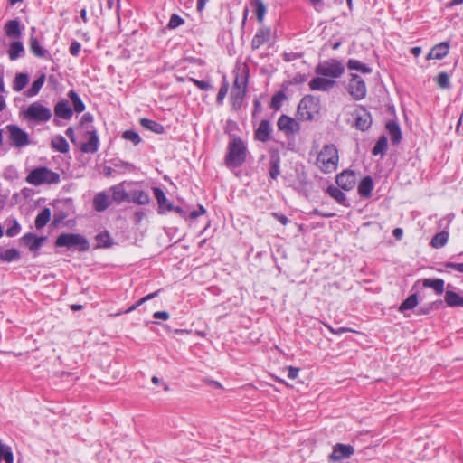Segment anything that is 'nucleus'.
Here are the masks:
<instances>
[{"mask_svg":"<svg viewBox=\"0 0 463 463\" xmlns=\"http://www.w3.org/2000/svg\"><path fill=\"white\" fill-rule=\"evenodd\" d=\"M339 162L338 150L335 145H325L317 156V166L326 174L337 169Z\"/></svg>","mask_w":463,"mask_h":463,"instance_id":"f257e3e1","label":"nucleus"},{"mask_svg":"<svg viewBox=\"0 0 463 463\" xmlns=\"http://www.w3.org/2000/svg\"><path fill=\"white\" fill-rule=\"evenodd\" d=\"M25 181L33 186L56 184L61 182V175L46 166H40L33 169L27 175Z\"/></svg>","mask_w":463,"mask_h":463,"instance_id":"f03ea898","label":"nucleus"},{"mask_svg":"<svg viewBox=\"0 0 463 463\" xmlns=\"http://www.w3.org/2000/svg\"><path fill=\"white\" fill-rule=\"evenodd\" d=\"M247 148L240 137L232 138L228 146V153L225 156L226 165L239 167L246 161Z\"/></svg>","mask_w":463,"mask_h":463,"instance_id":"7ed1b4c3","label":"nucleus"},{"mask_svg":"<svg viewBox=\"0 0 463 463\" xmlns=\"http://www.w3.org/2000/svg\"><path fill=\"white\" fill-rule=\"evenodd\" d=\"M56 247H66L68 249L77 248L80 251H87L90 248L88 240L76 233H62L55 241Z\"/></svg>","mask_w":463,"mask_h":463,"instance_id":"20e7f679","label":"nucleus"},{"mask_svg":"<svg viewBox=\"0 0 463 463\" xmlns=\"http://www.w3.org/2000/svg\"><path fill=\"white\" fill-rule=\"evenodd\" d=\"M320 109L319 100L311 95L305 96L298 107V116L301 120H311L318 114Z\"/></svg>","mask_w":463,"mask_h":463,"instance_id":"39448f33","label":"nucleus"},{"mask_svg":"<svg viewBox=\"0 0 463 463\" xmlns=\"http://www.w3.org/2000/svg\"><path fill=\"white\" fill-rule=\"evenodd\" d=\"M424 288H434V279H425L416 281L413 287V288L416 290V293L408 297L401 304L399 310L403 312L405 310L412 309L415 307L418 304V294L420 293V290L423 289Z\"/></svg>","mask_w":463,"mask_h":463,"instance_id":"423d86ee","label":"nucleus"},{"mask_svg":"<svg viewBox=\"0 0 463 463\" xmlns=\"http://www.w3.org/2000/svg\"><path fill=\"white\" fill-rule=\"evenodd\" d=\"M24 116L30 120L37 122H46L52 117L51 109L44 107L39 102L30 104L24 111Z\"/></svg>","mask_w":463,"mask_h":463,"instance_id":"0eeeda50","label":"nucleus"},{"mask_svg":"<svg viewBox=\"0 0 463 463\" xmlns=\"http://www.w3.org/2000/svg\"><path fill=\"white\" fill-rule=\"evenodd\" d=\"M6 130L9 134L10 143L14 146L21 148L30 145V138L28 134L17 125H7Z\"/></svg>","mask_w":463,"mask_h":463,"instance_id":"6e6552de","label":"nucleus"},{"mask_svg":"<svg viewBox=\"0 0 463 463\" xmlns=\"http://www.w3.org/2000/svg\"><path fill=\"white\" fill-rule=\"evenodd\" d=\"M344 66L340 61H332L331 62L320 63L316 68V73L322 76L338 78L344 72Z\"/></svg>","mask_w":463,"mask_h":463,"instance_id":"1a4fd4ad","label":"nucleus"},{"mask_svg":"<svg viewBox=\"0 0 463 463\" xmlns=\"http://www.w3.org/2000/svg\"><path fill=\"white\" fill-rule=\"evenodd\" d=\"M354 119V127L361 130L365 131L372 126V117L370 112L364 107H357L352 113Z\"/></svg>","mask_w":463,"mask_h":463,"instance_id":"9d476101","label":"nucleus"},{"mask_svg":"<svg viewBox=\"0 0 463 463\" xmlns=\"http://www.w3.org/2000/svg\"><path fill=\"white\" fill-rule=\"evenodd\" d=\"M348 91L354 99H363L367 91L364 80L356 74L352 75L348 84Z\"/></svg>","mask_w":463,"mask_h":463,"instance_id":"9b49d317","label":"nucleus"},{"mask_svg":"<svg viewBox=\"0 0 463 463\" xmlns=\"http://www.w3.org/2000/svg\"><path fill=\"white\" fill-rule=\"evenodd\" d=\"M354 453V448L351 445L337 443L333 447V451L329 456L330 461H338L343 458H348Z\"/></svg>","mask_w":463,"mask_h":463,"instance_id":"f8f14e48","label":"nucleus"},{"mask_svg":"<svg viewBox=\"0 0 463 463\" xmlns=\"http://www.w3.org/2000/svg\"><path fill=\"white\" fill-rule=\"evenodd\" d=\"M335 182L340 188L349 191L356 183V175L352 170H345L336 175Z\"/></svg>","mask_w":463,"mask_h":463,"instance_id":"ddd939ff","label":"nucleus"},{"mask_svg":"<svg viewBox=\"0 0 463 463\" xmlns=\"http://www.w3.org/2000/svg\"><path fill=\"white\" fill-rule=\"evenodd\" d=\"M277 125L279 129L286 134H294L300 129L298 122L287 115H281L278 119Z\"/></svg>","mask_w":463,"mask_h":463,"instance_id":"4468645a","label":"nucleus"},{"mask_svg":"<svg viewBox=\"0 0 463 463\" xmlns=\"http://www.w3.org/2000/svg\"><path fill=\"white\" fill-rule=\"evenodd\" d=\"M248 78L249 68L247 64L243 63L237 69L232 88H239V90H247Z\"/></svg>","mask_w":463,"mask_h":463,"instance_id":"2eb2a0df","label":"nucleus"},{"mask_svg":"<svg viewBox=\"0 0 463 463\" xmlns=\"http://www.w3.org/2000/svg\"><path fill=\"white\" fill-rule=\"evenodd\" d=\"M270 35L271 32L269 28H260L251 40V48L254 50L259 49L260 46L269 41Z\"/></svg>","mask_w":463,"mask_h":463,"instance_id":"dca6fc26","label":"nucleus"},{"mask_svg":"<svg viewBox=\"0 0 463 463\" xmlns=\"http://www.w3.org/2000/svg\"><path fill=\"white\" fill-rule=\"evenodd\" d=\"M335 84V81L333 80H328L321 77H317L312 79L309 81V87L313 90H323L326 91L333 88Z\"/></svg>","mask_w":463,"mask_h":463,"instance_id":"f3484780","label":"nucleus"},{"mask_svg":"<svg viewBox=\"0 0 463 463\" xmlns=\"http://www.w3.org/2000/svg\"><path fill=\"white\" fill-rule=\"evenodd\" d=\"M45 237H37L33 233L24 234L21 240L28 246L31 251H37L45 241Z\"/></svg>","mask_w":463,"mask_h":463,"instance_id":"a211bd4d","label":"nucleus"},{"mask_svg":"<svg viewBox=\"0 0 463 463\" xmlns=\"http://www.w3.org/2000/svg\"><path fill=\"white\" fill-rule=\"evenodd\" d=\"M54 114L58 118L68 120L72 117L73 111L70 108L69 102L65 99H62L55 105Z\"/></svg>","mask_w":463,"mask_h":463,"instance_id":"6ab92c4d","label":"nucleus"},{"mask_svg":"<svg viewBox=\"0 0 463 463\" xmlns=\"http://www.w3.org/2000/svg\"><path fill=\"white\" fill-rule=\"evenodd\" d=\"M271 127L268 120H261L255 131V137L261 142H267L270 139Z\"/></svg>","mask_w":463,"mask_h":463,"instance_id":"aec40b11","label":"nucleus"},{"mask_svg":"<svg viewBox=\"0 0 463 463\" xmlns=\"http://www.w3.org/2000/svg\"><path fill=\"white\" fill-rule=\"evenodd\" d=\"M112 192V200L117 203L130 201V196L125 190L123 184H118L110 188Z\"/></svg>","mask_w":463,"mask_h":463,"instance_id":"412c9836","label":"nucleus"},{"mask_svg":"<svg viewBox=\"0 0 463 463\" xmlns=\"http://www.w3.org/2000/svg\"><path fill=\"white\" fill-rule=\"evenodd\" d=\"M90 139L81 145L80 150L84 153H95L99 147V137L96 130L89 131Z\"/></svg>","mask_w":463,"mask_h":463,"instance_id":"4be33fe9","label":"nucleus"},{"mask_svg":"<svg viewBox=\"0 0 463 463\" xmlns=\"http://www.w3.org/2000/svg\"><path fill=\"white\" fill-rule=\"evenodd\" d=\"M392 142L393 144H398L402 140V131L399 124L395 120H390L386 123L385 126Z\"/></svg>","mask_w":463,"mask_h":463,"instance_id":"5701e85b","label":"nucleus"},{"mask_svg":"<svg viewBox=\"0 0 463 463\" xmlns=\"http://www.w3.org/2000/svg\"><path fill=\"white\" fill-rule=\"evenodd\" d=\"M6 36L10 38H19L22 34L20 23L18 20H10L5 25Z\"/></svg>","mask_w":463,"mask_h":463,"instance_id":"b1692460","label":"nucleus"},{"mask_svg":"<svg viewBox=\"0 0 463 463\" xmlns=\"http://www.w3.org/2000/svg\"><path fill=\"white\" fill-rule=\"evenodd\" d=\"M94 209L98 212H103L109 207L108 195L103 193H98L93 199Z\"/></svg>","mask_w":463,"mask_h":463,"instance_id":"393cba45","label":"nucleus"},{"mask_svg":"<svg viewBox=\"0 0 463 463\" xmlns=\"http://www.w3.org/2000/svg\"><path fill=\"white\" fill-rule=\"evenodd\" d=\"M373 189V182L371 176H365L358 185V193L363 197H369Z\"/></svg>","mask_w":463,"mask_h":463,"instance_id":"a878e982","label":"nucleus"},{"mask_svg":"<svg viewBox=\"0 0 463 463\" xmlns=\"http://www.w3.org/2000/svg\"><path fill=\"white\" fill-rule=\"evenodd\" d=\"M52 147L62 154H65L69 151V144L67 140L61 135H57L52 137L51 140Z\"/></svg>","mask_w":463,"mask_h":463,"instance_id":"bb28decb","label":"nucleus"},{"mask_svg":"<svg viewBox=\"0 0 463 463\" xmlns=\"http://www.w3.org/2000/svg\"><path fill=\"white\" fill-rule=\"evenodd\" d=\"M247 90H239V88H232L231 91V101L232 105L235 109L241 107L244 96Z\"/></svg>","mask_w":463,"mask_h":463,"instance_id":"cd10ccee","label":"nucleus"},{"mask_svg":"<svg viewBox=\"0 0 463 463\" xmlns=\"http://www.w3.org/2000/svg\"><path fill=\"white\" fill-rule=\"evenodd\" d=\"M153 191L160 209L165 208L167 211L174 209L173 204L167 203V198L161 188L154 187Z\"/></svg>","mask_w":463,"mask_h":463,"instance_id":"c85d7f7f","label":"nucleus"},{"mask_svg":"<svg viewBox=\"0 0 463 463\" xmlns=\"http://www.w3.org/2000/svg\"><path fill=\"white\" fill-rule=\"evenodd\" d=\"M30 50L31 52L39 58L46 57L49 52L46 49H44L36 37H30Z\"/></svg>","mask_w":463,"mask_h":463,"instance_id":"c756f323","label":"nucleus"},{"mask_svg":"<svg viewBox=\"0 0 463 463\" xmlns=\"http://www.w3.org/2000/svg\"><path fill=\"white\" fill-rule=\"evenodd\" d=\"M445 302L449 307H463V297L454 291L447 290Z\"/></svg>","mask_w":463,"mask_h":463,"instance_id":"7c9ffc66","label":"nucleus"},{"mask_svg":"<svg viewBox=\"0 0 463 463\" xmlns=\"http://www.w3.org/2000/svg\"><path fill=\"white\" fill-rule=\"evenodd\" d=\"M51 214V210L49 208H44L41 211L35 218L34 224L36 229L40 230L43 228L49 222Z\"/></svg>","mask_w":463,"mask_h":463,"instance_id":"2f4dec72","label":"nucleus"},{"mask_svg":"<svg viewBox=\"0 0 463 463\" xmlns=\"http://www.w3.org/2000/svg\"><path fill=\"white\" fill-rule=\"evenodd\" d=\"M140 125L156 134H162L165 131V128L161 124L148 118H141Z\"/></svg>","mask_w":463,"mask_h":463,"instance_id":"473e14b6","label":"nucleus"},{"mask_svg":"<svg viewBox=\"0 0 463 463\" xmlns=\"http://www.w3.org/2000/svg\"><path fill=\"white\" fill-rule=\"evenodd\" d=\"M68 97L73 105V109L75 112L81 113L85 110V105L75 90H71L68 92Z\"/></svg>","mask_w":463,"mask_h":463,"instance_id":"72a5a7b5","label":"nucleus"},{"mask_svg":"<svg viewBox=\"0 0 463 463\" xmlns=\"http://www.w3.org/2000/svg\"><path fill=\"white\" fill-rule=\"evenodd\" d=\"M20 259V251L14 248L2 250L0 249V260L5 262H11Z\"/></svg>","mask_w":463,"mask_h":463,"instance_id":"f704fd0d","label":"nucleus"},{"mask_svg":"<svg viewBox=\"0 0 463 463\" xmlns=\"http://www.w3.org/2000/svg\"><path fill=\"white\" fill-rule=\"evenodd\" d=\"M24 49L23 46V43L19 41L13 42L10 44L9 50H8V55L10 60L14 61L17 58L21 56L22 53H24Z\"/></svg>","mask_w":463,"mask_h":463,"instance_id":"c9c22d12","label":"nucleus"},{"mask_svg":"<svg viewBox=\"0 0 463 463\" xmlns=\"http://www.w3.org/2000/svg\"><path fill=\"white\" fill-rule=\"evenodd\" d=\"M131 200L137 204L145 205L149 203L150 197L146 192L137 190L133 192Z\"/></svg>","mask_w":463,"mask_h":463,"instance_id":"e433bc0d","label":"nucleus"},{"mask_svg":"<svg viewBox=\"0 0 463 463\" xmlns=\"http://www.w3.org/2000/svg\"><path fill=\"white\" fill-rule=\"evenodd\" d=\"M327 193L337 203L345 205L346 195L338 187L329 186L327 188Z\"/></svg>","mask_w":463,"mask_h":463,"instance_id":"4c0bfd02","label":"nucleus"},{"mask_svg":"<svg viewBox=\"0 0 463 463\" xmlns=\"http://www.w3.org/2000/svg\"><path fill=\"white\" fill-rule=\"evenodd\" d=\"M45 81V75H41L38 79H36L32 86L27 90L26 95L28 97H33L40 91L41 88L43 87V83Z\"/></svg>","mask_w":463,"mask_h":463,"instance_id":"58836bf2","label":"nucleus"},{"mask_svg":"<svg viewBox=\"0 0 463 463\" xmlns=\"http://www.w3.org/2000/svg\"><path fill=\"white\" fill-rule=\"evenodd\" d=\"M347 67L350 70L360 71L363 73H371L372 72V69L369 66H367L364 63H362L361 61H359L357 60H353V59L349 60L347 62Z\"/></svg>","mask_w":463,"mask_h":463,"instance_id":"ea45409f","label":"nucleus"},{"mask_svg":"<svg viewBox=\"0 0 463 463\" xmlns=\"http://www.w3.org/2000/svg\"><path fill=\"white\" fill-rule=\"evenodd\" d=\"M450 76L446 71H441L436 77V82L439 88L443 90H449L451 88V83L449 80Z\"/></svg>","mask_w":463,"mask_h":463,"instance_id":"a19ab883","label":"nucleus"},{"mask_svg":"<svg viewBox=\"0 0 463 463\" xmlns=\"http://www.w3.org/2000/svg\"><path fill=\"white\" fill-rule=\"evenodd\" d=\"M388 140L385 136H382L377 140L375 146L373 148V155H383L387 149Z\"/></svg>","mask_w":463,"mask_h":463,"instance_id":"79ce46f5","label":"nucleus"},{"mask_svg":"<svg viewBox=\"0 0 463 463\" xmlns=\"http://www.w3.org/2000/svg\"><path fill=\"white\" fill-rule=\"evenodd\" d=\"M286 99L287 96L285 92L283 90H279L273 95L270 101V107L275 110H279L281 108L283 101Z\"/></svg>","mask_w":463,"mask_h":463,"instance_id":"37998d69","label":"nucleus"},{"mask_svg":"<svg viewBox=\"0 0 463 463\" xmlns=\"http://www.w3.org/2000/svg\"><path fill=\"white\" fill-rule=\"evenodd\" d=\"M96 241L98 243L97 247H99V248H101V247L108 248L113 244L112 240L108 232H103L99 233L96 236Z\"/></svg>","mask_w":463,"mask_h":463,"instance_id":"c03bdc74","label":"nucleus"},{"mask_svg":"<svg viewBox=\"0 0 463 463\" xmlns=\"http://www.w3.org/2000/svg\"><path fill=\"white\" fill-rule=\"evenodd\" d=\"M28 81L29 78L26 74L18 73L14 78L13 88L15 91H20L27 85Z\"/></svg>","mask_w":463,"mask_h":463,"instance_id":"a18cd8bd","label":"nucleus"},{"mask_svg":"<svg viewBox=\"0 0 463 463\" xmlns=\"http://www.w3.org/2000/svg\"><path fill=\"white\" fill-rule=\"evenodd\" d=\"M279 157L272 156L269 161L270 168H269V176L272 179H276L280 174L279 170Z\"/></svg>","mask_w":463,"mask_h":463,"instance_id":"49530a36","label":"nucleus"},{"mask_svg":"<svg viewBox=\"0 0 463 463\" xmlns=\"http://www.w3.org/2000/svg\"><path fill=\"white\" fill-rule=\"evenodd\" d=\"M252 5L255 7V13L257 19L260 23L263 21L264 15L266 14V6L262 0H252Z\"/></svg>","mask_w":463,"mask_h":463,"instance_id":"de8ad7c7","label":"nucleus"},{"mask_svg":"<svg viewBox=\"0 0 463 463\" xmlns=\"http://www.w3.org/2000/svg\"><path fill=\"white\" fill-rule=\"evenodd\" d=\"M449 50V41L442 42L439 44H436V60H440L444 58Z\"/></svg>","mask_w":463,"mask_h":463,"instance_id":"09e8293b","label":"nucleus"},{"mask_svg":"<svg viewBox=\"0 0 463 463\" xmlns=\"http://www.w3.org/2000/svg\"><path fill=\"white\" fill-rule=\"evenodd\" d=\"M122 137L126 140L131 141L135 146L141 142L138 133L134 130H126L123 133Z\"/></svg>","mask_w":463,"mask_h":463,"instance_id":"8fccbe9b","label":"nucleus"},{"mask_svg":"<svg viewBox=\"0 0 463 463\" xmlns=\"http://www.w3.org/2000/svg\"><path fill=\"white\" fill-rule=\"evenodd\" d=\"M228 90H229V83L224 77L222 85L221 86V88L218 91L217 97H216V102L218 104H221L223 101L225 96L228 93Z\"/></svg>","mask_w":463,"mask_h":463,"instance_id":"3c124183","label":"nucleus"},{"mask_svg":"<svg viewBox=\"0 0 463 463\" xmlns=\"http://www.w3.org/2000/svg\"><path fill=\"white\" fill-rule=\"evenodd\" d=\"M183 24H184V20L178 14H174L171 15L167 26L169 29H175Z\"/></svg>","mask_w":463,"mask_h":463,"instance_id":"603ef678","label":"nucleus"},{"mask_svg":"<svg viewBox=\"0 0 463 463\" xmlns=\"http://www.w3.org/2000/svg\"><path fill=\"white\" fill-rule=\"evenodd\" d=\"M449 239V232L442 231L439 233H436V248L443 247Z\"/></svg>","mask_w":463,"mask_h":463,"instance_id":"864d4df0","label":"nucleus"},{"mask_svg":"<svg viewBox=\"0 0 463 463\" xmlns=\"http://www.w3.org/2000/svg\"><path fill=\"white\" fill-rule=\"evenodd\" d=\"M20 224L17 222L16 220H14L13 225L6 230L5 234L8 237H14L20 232Z\"/></svg>","mask_w":463,"mask_h":463,"instance_id":"5fc2aeb1","label":"nucleus"},{"mask_svg":"<svg viewBox=\"0 0 463 463\" xmlns=\"http://www.w3.org/2000/svg\"><path fill=\"white\" fill-rule=\"evenodd\" d=\"M191 81L196 87H198L200 90H210L212 88L210 82H208V81L199 80H196V79H194V78L191 79Z\"/></svg>","mask_w":463,"mask_h":463,"instance_id":"6e6d98bb","label":"nucleus"},{"mask_svg":"<svg viewBox=\"0 0 463 463\" xmlns=\"http://www.w3.org/2000/svg\"><path fill=\"white\" fill-rule=\"evenodd\" d=\"M80 43L79 42H72L70 45V53L72 55V56H77L80 51Z\"/></svg>","mask_w":463,"mask_h":463,"instance_id":"4d7b16f0","label":"nucleus"},{"mask_svg":"<svg viewBox=\"0 0 463 463\" xmlns=\"http://www.w3.org/2000/svg\"><path fill=\"white\" fill-rule=\"evenodd\" d=\"M271 215L283 225H287L289 222L288 217L282 213H272Z\"/></svg>","mask_w":463,"mask_h":463,"instance_id":"13d9d810","label":"nucleus"},{"mask_svg":"<svg viewBox=\"0 0 463 463\" xmlns=\"http://www.w3.org/2000/svg\"><path fill=\"white\" fill-rule=\"evenodd\" d=\"M206 213V210L203 206L200 205L198 210H194L190 213L191 219H196L198 216L204 214Z\"/></svg>","mask_w":463,"mask_h":463,"instance_id":"bf43d9fd","label":"nucleus"},{"mask_svg":"<svg viewBox=\"0 0 463 463\" xmlns=\"http://www.w3.org/2000/svg\"><path fill=\"white\" fill-rule=\"evenodd\" d=\"M288 376L289 379H296L298 375V372H299V369L298 368H296V367H293V366H288Z\"/></svg>","mask_w":463,"mask_h":463,"instance_id":"052dcab7","label":"nucleus"},{"mask_svg":"<svg viewBox=\"0 0 463 463\" xmlns=\"http://www.w3.org/2000/svg\"><path fill=\"white\" fill-rule=\"evenodd\" d=\"M156 319H163L167 320L169 318V314L166 311H156L153 315Z\"/></svg>","mask_w":463,"mask_h":463,"instance_id":"680f3d73","label":"nucleus"},{"mask_svg":"<svg viewBox=\"0 0 463 463\" xmlns=\"http://www.w3.org/2000/svg\"><path fill=\"white\" fill-rule=\"evenodd\" d=\"M446 267L451 268V269H453L454 270H456L458 272L463 273V263L449 262V263L446 264Z\"/></svg>","mask_w":463,"mask_h":463,"instance_id":"e2e57ef3","label":"nucleus"},{"mask_svg":"<svg viewBox=\"0 0 463 463\" xmlns=\"http://www.w3.org/2000/svg\"><path fill=\"white\" fill-rule=\"evenodd\" d=\"M444 291V280L436 279V294H441Z\"/></svg>","mask_w":463,"mask_h":463,"instance_id":"0e129e2a","label":"nucleus"},{"mask_svg":"<svg viewBox=\"0 0 463 463\" xmlns=\"http://www.w3.org/2000/svg\"><path fill=\"white\" fill-rule=\"evenodd\" d=\"M310 214H316V215H318V216H322V217H326V218H329V217H334L335 214L334 213H323L317 209H314Z\"/></svg>","mask_w":463,"mask_h":463,"instance_id":"69168bd1","label":"nucleus"},{"mask_svg":"<svg viewBox=\"0 0 463 463\" xmlns=\"http://www.w3.org/2000/svg\"><path fill=\"white\" fill-rule=\"evenodd\" d=\"M65 133L71 142L75 141L74 130L72 128H68Z\"/></svg>","mask_w":463,"mask_h":463,"instance_id":"338daca9","label":"nucleus"},{"mask_svg":"<svg viewBox=\"0 0 463 463\" xmlns=\"http://www.w3.org/2000/svg\"><path fill=\"white\" fill-rule=\"evenodd\" d=\"M208 1L209 0H197V10L199 12H202L204 9L205 5Z\"/></svg>","mask_w":463,"mask_h":463,"instance_id":"774afa93","label":"nucleus"}]
</instances>
